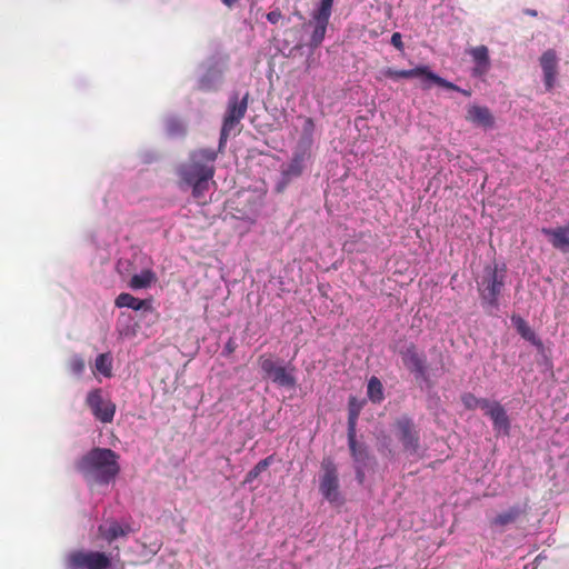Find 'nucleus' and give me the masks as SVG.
I'll return each mask as SVG.
<instances>
[{
	"label": "nucleus",
	"mask_w": 569,
	"mask_h": 569,
	"mask_svg": "<svg viewBox=\"0 0 569 569\" xmlns=\"http://www.w3.org/2000/svg\"><path fill=\"white\" fill-rule=\"evenodd\" d=\"M77 470L89 483L108 485L120 472L119 455L109 448H93L76 465Z\"/></svg>",
	"instance_id": "1"
},
{
	"label": "nucleus",
	"mask_w": 569,
	"mask_h": 569,
	"mask_svg": "<svg viewBox=\"0 0 569 569\" xmlns=\"http://www.w3.org/2000/svg\"><path fill=\"white\" fill-rule=\"evenodd\" d=\"M212 161L211 151L199 150L191 154L190 162L179 168L181 181L192 187V194L199 203L202 202V192L208 189V180L212 176V168L209 166Z\"/></svg>",
	"instance_id": "2"
},
{
	"label": "nucleus",
	"mask_w": 569,
	"mask_h": 569,
	"mask_svg": "<svg viewBox=\"0 0 569 569\" xmlns=\"http://www.w3.org/2000/svg\"><path fill=\"white\" fill-rule=\"evenodd\" d=\"M507 268L506 264H488L483 268L478 291L482 306L490 311L499 307L498 298L503 290Z\"/></svg>",
	"instance_id": "3"
},
{
	"label": "nucleus",
	"mask_w": 569,
	"mask_h": 569,
	"mask_svg": "<svg viewBox=\"0 0 569 569\" xmlns=\"http://www.w3.org/2000/svg\"><path fill=\"white\" fill-rule=\"evenodd\" d=\"M248 102L249 92H246L242 97L239 96V92H232L230 94L223 114L219 139V150H221L230 136H236V133L239 132L238 126L246 116Z\"/></svg>",
	"instance_id": "4"
},
{
	"label": "nucleus",
	"mask_w": 569,
	"mask_h": 569,
	"mask_svg": "<svg viewBox=\"0 0 569 569\" xmlns=\"http://www.w3.org/2000/svg\"><path fill=\"white\" fill-rule=\"evenodd\" d=\"M227 209L233 218L239 220L253 221L261 207L260 198L247 190L236 192L226 203Z\"/></svg>",
	"instance_id": "5"
},
{
	"label": "nucleus",
	"mask_w": 569,
	"mask_h": 569,
	"mask_svg": "<svg viewBox=\"0 0 569 569\" xmlns=\"http://www.w3.org/2000/svg\"><path fill=\"white\" fill-rule=\"evenodd\" d=\"M110 566V557L100 551L73 550L66 557L68 569H108Z\"/></svg>",
	"instance_id": "6"
},
{
	"label": "nucleus",
	"mask_w": 569,
	"mask_h": 569,
	"mask_svg": "<svg viewBox=\"0 0 569 569\" xmlns=\"http://www.w3.org/2000/svg\"><path fill=\"white\" fill-rule=\"evenodd\" d=\"M393 429L403 450L410 455H417L420 449V436L412 418L408 415L399 417L393 423Z\"/></svg>",
	"instance_id": "7"
},
{
	"label": "nucleus",
	"mask_w": 569,
	"mask_h": 569,
	"mask_svg": "<svg viewBox=\"0 0 569 569\" xmlns=\"http://www.w3.org/2000/svg\"><path fill=\"white\" fill-rule=\"evenodd\" d=\"M333 1L335 0H321L319 7L311 13L309 23L313 26V31L310 36V46L313 48L319 47L325 39L332 13Z\"/></svg>",
	"instance_id": "8"
},
{
	"label": "nucleus",
	"mask_w": 569,
	"mask_h": 569,
	"mask_svg": "<svg viewBox=\"0 0 569 569\" xmlns=\"http://www.w3.org/2000/svg\"><path fill=\"white\" fill-rule=\"evenodd\" d=\"M321 469L323 475L320 478L319 490L329 502H338L340 492L336 463L331 458H325L321 462Z\"/></svg>",
	"instance_id": "9"
},
{
	"label": "nucleus",
	"mask_w": 569,
	"mask_h": 569,
	"mask_svg": "<svg viewBox=\"0 0 569 569\" xmlns=\"http://www.w3.org/2000/svg\"><path fill=\"white\" fill-rule=\"evenodd\" d=\"M86 402L99 421L109 423L113 420L116 405L111 400L103 399L101 389L91 390L87 396Z\"/></svg>",
	"instance_id": "10"
},
{
	"label": "nucleus",
	"mask_w": 569,
	"mask_h": 569,
	"mask_svg": "<svg viewBox=\"0 0 569 569\" xmlns=\"http://www.w3.org/2000/svg\"><path fill=\"white\" fill-rule=\"evenodd\" d=\"M483 412L492 420L495 431L505 436L509 435L510 420L506 409L498 401H489Z\"/></svg>",
	"instance_id": "11"
},
{
	"label": "nucleus",
	"mask_w": 569,
	"mask_h": 569,
	"mask_svg": "<svg viewBox=\"0 0 569 569\" xmlns=\"http://www.w3.org/2000/svg\"><path fill=\"white\" fill-rule=\"evenodd\" d=\"M540 66L543 71V81L546 89L549 91L553 88L558 73V58L556 51L549 49L540 57Z\"/></svg>",
	"instance_id": "12"
},
{
	"label": "nucleus",
	"mask_w": 569,
	"mask_h": 569,
	"mask_svg": "<svg viewBox=\"0 0 569 569\" xmlns=\"http://www.w3.org/2000/svg\"><path fill=\"white\" fill-rule=\"evenodd\" d=\"M541 233L548 238L555 249L563 253L569 252V222L557 228H542Z\"/></svg>",
	"instance_id": "13"
},
{
	"label": "nucleus",
	"mask_w": 569,
	"mask_h": 569,
	"mask_svg": "<svg viewBox=\"0 0 569 569\" xmlns=\"http://www.w3.org/2000/svg\"><path fill=\"white\" fill-rule=\"evenodd\" d=\"M307 151H295L290 162L282 169V180L283 183H288L292 178L299 177L305 167V161L307 159Z\"/></svg>",
	"instance_id": "14"
},
{
	"label": "nucleus",
	"mask_w": 569,
	"mask_h": 569,
	"mask_svg": "<svg viewBox=\"0 0 569 569\" xmlns=\"http://www.w3.org/2000/svg\"><path fill=\"white\" fill-rule=\"evenodd\" d=\"M400 353L402 361L408 369L419 375L425 373V360L418 353L417 348L413 343L408 345Z\"/></svg>",
	"instance_id": "15"
},
{
	"label": "nucleus",
	"mask_w": 569,
	"mask_h": 569,
	"mask_svg": "<svg viewBox=\"0 0 569 569\" xmlns=\"http://www.w3.org/2000/svg\"><path fill=\"white\" fill-rule=\"evenodd\" d=\"M348 436V445L351 452V457L356 465H368L371 457L368 451V448L365 443H359L357 441V432L347 433Z\"/></svg>",
	"instance_id": "16"
},
{
	"label": "nucleus",
	"mask_w": 569,
	"mask_h": 569,
	"mask_svg": "<svg viewBox=\"0 0 569 569\" xmlns=\"http://www.w3.org/2000/svg\"><path fill=\"white\" fill-rule=\"evenodd\" d=\"M467 120L485 128H491L495 118L487 107L471 106L467 111Z\"/></svg>",
	"instance_id": "17"
},
{
	"label": "nucleus",
	"mask_w": 569,
	"mask_h": 569,
	"mask_svg": "<svg viewBox=\"0 0 569 569\" xmlns=\"http://www.w3.org/2000/svg\"><path fill=\"white\" fill-rule=\"evenodd\" d=\"M114 305L117 308H130L134 311L138 310H150L151 309V301L147 299H139L133 297L130 293L122 292L120 293L116 300Z\"/></svg>",
	"instance_id": "18"
},
{
	"label": "nucleus",
	"mask_w": 569,
	"mask_h": 569,
	"mask_svg": "<svg viewBox=\"0 0 569 569\" xmlns=\"http://www.w3.org/2000/svg\"><path fill=\"white\" fill-rule=\"evenodd\" d=\"M511 321L517 329V332L527 341L531 342L538 348H542V341L537 337L535 331L530 328L528 322L520 316L513 315Z\"/></svg>",
	"instance_id": "19"
},
{
	"label": "nucleus",
	"mask_w": 569,
	"mask_h": 569,
	"mask_svg": "<svg viewBox=\"0 0 569 569\" xmlns=\"http://www.w3.org/2000/svg\"><path fill=\"white\" fill-rule=\"evenodd\" d=\"M295 368H287L280 366L269 378L273 383L279 387L293 388L297 383L296 377L293 375Z\"/></svg>",
	"instance_id": "20"
},
{
	"label": "nucleus",
	"mask_w": 569,
	"mask_h": 569,
	"mask_svg": "<svg viewBox=\"0 0 569 569\" xmlns=\"http://www.w3.org/2000/svg\"><path fill=\"white\" fill-rule=\"evenodd\" d=\"M426 66H418L410 70H396L392 68H387L383 70V76L389 79L398 80V79H410V78H419L421 82H423Z\"/></svg>",
	"instance_id": "21"
},
{
	"label": "nucleus",
	"mask_w": 569,
	"mask_h": 569,
	"mask_svg": "<svg viewBox=\"0 0 569 569\" xmlns=\"http://www.w3.org/2000/svg\"><path fill=\"white\" fill-rule=\"evenodd\" d=\"M470 54L476 62L475 73L483 74L490 66L489 50L486 46H479L470 50Z\"/></svg>",
	"instance_id": "22"
},
{
	"label": "nucleus",
	"mask_w": 569,
	"mask_h": 569,
	"mask_svg": "<svg viewBox=\"0 0 569 569\" xmlns=\"http://www.w3.org/2000/svg\"><path fill=\"white\" fill-rule=\"evenodd\" d=\"M157 281L156 273L150 270L146 269L142 270L138 274H133L129 281V287L132 290H139V289H146L149 288L152 283Z\"/></svg>",
	"instance_id": "23"
},
{
	"label": "nucleus",
	"mask_w": 569,
	"mask_h": 569,
	"mask_svg": "<svg viewBox=\"0 0 569 569\" xmlns=\"http://www.w3.org/2000/svg\"><path fill=\"white\" fill-rule=\"evenodd\" d=\"M522 513L519 507H511L508 510L497 515L491 521L492 527L503 528L515 523Z\"/></svg>",
	"instance_id": "24"
},
{
	"label": "nucleus",
	"mask_w": 569,
	"mask_h": 569,
	"mask_svg": "<svg viewBox=\"0 0 569 569\" xmlns=\"http://www.w3.org/2000/svg\"><path fill=\"white\" fill-rule=\"evenodd\" d=\"M431 84H437L439 87H442V88H446V89H449V90H453V91L460 90V88L458 86H456L455 83L449 82L446 79H443V78L439 77L438 74L433 73L429 69V67L426 66L422 87H423V89H429L431 87Z\"/></svg>",
	"instance_id": "25"
},
{
	"label": "nucleus",
	"mask_w": 569,
	"mask_h": 569,
	"mask_svg": "<svg viewBox=\"0 0 569 569\" xmlns=\"http://www.w3.org/2000/svg\"><path fill=\"white\" fill-rule=\"evenodd\" d=\"M129 527H122L117 521H112L108 525V527L100 526L99 532L100 535L108 541L112 542L113 540L118 539L119 537H123L128 533Z\"/></svg>",
	"instance_id": "26"
},
{
	"label": "nucleus",
	"mask_w": 569,
	"mask_h": 569,
	"mask_svg": "<svg viewBox=\"0 0 569 569\" xmlns=\"http://www.w3.org/2000/svg\"><path fill=\"white\" fill-rule=\"evenodd\" d=\"M361 403L358 402L356 397H350L348 402V432H357V420L361 411Z\"/></svg>",
	"instance_id": "27"
},
{
	"label": "nucleus",
	"mask_w": 569,
	"mask_h": 569,
	"mask_svg": "<svg viewBox=\"0 0 569 569\" xmlns=\"http://www.w3.org/2000/svg\"><path fill=\"white\" fill-rule=\"evenodd\" d=\"M94 369L106 378L112 376V357L109 352L100 353L94 361Z\"/></svg>",
	"instance_id": "28"
},
{
	"label": "nucleus",
	"mask_w": 569,
	"mask_h": 569,
	"mask_svg": "<svg viewBox=\"0 0 569 569\" xmlns=\"http://www.w3.org/2000/svg\"><path fill=\"white\" fill-rule=\"evenodd\" d=\"M367 395L373 403H380L383 400V386L375 376L369 379Z\"/></svg>",
	"instance_id": "29"
},
{
	"label": "nucleus",
	"mask_w": 569,
	"mask_h": 569,
	"mask_svg": "<svg viewBox=\"0 0 569 569\" xmlns=\"http://www.w3.org/2000/svg\"><path fill=\"white\" fill-rule=\"evenodd\" d=\"M258 365L263 373V378L269 379L271 375L280 367L277 365L272 355L263 353L258 358Z\"/></svg>",
	"instance_id": "30"
},
{
	"label": "nucleus",
	"mask_w": 569,
	"mask_h": 569,
	"mask_svg": "<svg viewBox=\"0 0 569 569\" xmlns=\"http://www.w3.org/2000/svg\"><path fill=\"white\" fill-rule=\"evenodd\" d=\"M461 401L467 409L473 410L480 408L481 410H485L490 400L487 398H477L475 395L468 392L462 395Z\"/></svg>",
	"instance_id": "31"
},
{
	"label": "nucleus",
	"mask_w": 569,
	"mask_h": 569,
	"mask_svg": "<svg viewBox=\"0 0 569 569\" xmlns=\"http://www.w3.org/2000/svg\"><path fill=\"white\" fill-rule=\"evenodd\" d=\"M272 456L260 460L246 476V482H251L257 479L272 462Z\"/></svg>",
	"instance_id": "32"
},
{
	"label": "nucleus",
	"mask_w": 569,
	"mask_h": 569,
	"mask_svg": "<svg viewBox=\"0 0 569 569\" xmlns=\"http://www.w3.org/2000/svg\"><path fill=\"white\" fill-rule=\"evenodd\" d=\"M68 367L73 375L79 377L84 372L86 361L81 356L74 355L70 358Z\"/></svg>",
	"instance_id": "33"
},
{
	"label": "nucleus",
	"mask_w": 569,
	"mask_h": 569,
	"mask_svg": "<svg viewBox=\"0 0 569 569\" xmlns=\"http://www.w3.org/2000/svg\"><path fill=\"white\" fill-rule=\"evenodd\" d=\"M390 42H391V44H392L396 49H398V50H400V51H402V50H403V48H405L403 42H402V36H401V33H400V32H395V33H392Z\"/></svg>",
	"instance_id": "34"
},
{
	"label": "nucleus",
	"mask_w": 569,
	"mask_h": 569,
	"mask_svg": "<svg viewBox=\"0 0 569 569\" xmlns=\"http://www.w3.org/2000/svg\"><path fill=\"white\" fill-rule=\"evenodd\" d=\"M266 18L270 23L277 24L280 21V19L282 18V14L279 9H276V10L268 12Z\"/></svg>",
	"instance_id": "35"
},
{
	"label": "nucleus",
	"mask_w": 569,
	"mask_h": 569,
	"mask_svg": "<svg viewBox=\"0 0 569 569\" xmlns=\"http://www.w3.org/2000/svg\"><path fill=\"white\" fill-rule=\"evenodd\" d=\"M368 465H356V478L359 483H363L366 475L365 469Z\"/></svg>",
	"instance_id": "36"
},
{
	"label": "nucleus",
	"mask_w": 569,
	"mask_h": 569,
	"mask_svg": "<svg viewBox=\"0 0 569 569\" xmlns=\"http://www.w3.org/2000/svg\"><path fill=\"white\" fill-rule=\"evenodd\" d=\"M315 129V122L312 120V118H305V124H303V131L306 133H311Z\"/></svg>",
	"instance_id": "37"
},
{
	"label": "nucleus",
	"mask_w": 569,
	"mask_h": 569,
	"mask_svg": "<svg viewBox=\"0 0 569 569\" xmlns=\"http://www.w3.org/2000/svg\"><path fill=\"white\" fill-rule=\"evenodd\" d=\"M221 2L231 9L239 2V0H221Z\"/></svg>",
	"instance_id": "38"
},
{
	"label": "nucleus",
	"mask_w": 569,
	"mask_h": 569,
	"mask_svg": "<svg viewBox=\"0 0 569 569\" xmlns=\"http://www.w3.org/2000/svg\"><path fill=\"white\" fill-rule=\"evenodd\" d=\"M200 88L203 89V90H209L210 89V84H209V81L207 80V78H202L200 80Z\"/></svg>",
	"instance_id": "39"
},
{
	"label": "nucleus",
	"mask_w": 569,
	"mask_h": 569,
	"mask_svg": "<svg viewBox=\"0 0 569 569\" xmlns=\"http://www.w3.org/2000/svg\"><path fill=\"white\" fill-rule=\"evenodd\" d=\"M458 91L461 92L462 94L467 96V97H469L471 94V92L468 91V90L460 89Z\"/></svg>",
	"instance_id": "40"
},
{
	"label": "nucleus",
	"mask_w": 569,
	"mask_h": 569,
	"mask_svg": "<svg viewBox=\"0 0 569 569\" xmlns=\"http://www.w3.org/2000/svg\"><path fill=\"white\" fill-rule=\"evenodd\" d=\"M120 336H129L128 331L119 330Z\"/></svg>",
	"instance_id": "41"
}]
</instances>
